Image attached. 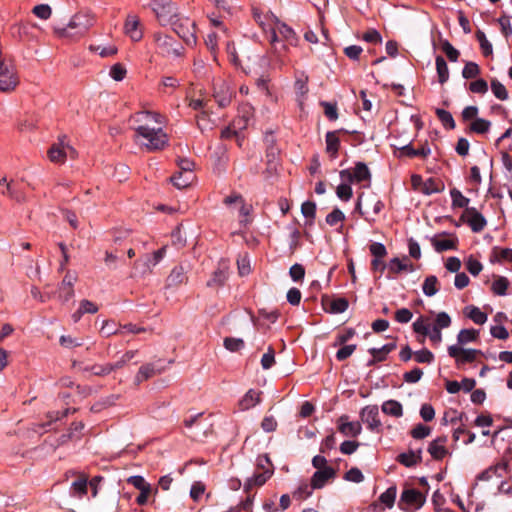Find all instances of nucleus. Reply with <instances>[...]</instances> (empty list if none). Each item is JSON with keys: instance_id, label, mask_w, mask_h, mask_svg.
Instances as JSON below:
<instances>
[{"instance_id": "30", "label": "nucleus", "mask_w": 512, "mask_h": 512, "mask_svg": "<svg viewBox=\"0 0 512 512\" xmlns=\"http://www.w3.org/2000/svg\"><path fill=\"white\" fill-rule=\"evenodd\" d=\"M401 156H407V157H422L426 158L430 153L431 150L428 146H422L418 149H414L410 144L405 145L399 149Z\"/></svg>"}, {"instance_id": "54", "label": "nucleus", "mask_w": 512, "mask_h": 512, "mask_svg": "<svg viewBox=\"0 0 512 512\" xmlns=\"http://www.w3.org/2000/svg\"><path fill=\"white\" fill-rule=\"evenodd\" d=\"M508 280L505 277H499L492 283V291L496 295H505L508 288Z\"/></svg>"}, {"instance_id": "34", "label": "nucleus", "mask_w": 512, "mask_h": 512, "mask_svg": "<svg viewBox=\"0 0 512 512\" xmlns=\"http://www.w3.org/2000/svg\"><path fill=\"white\" fill-rule=\"evenodd\" d=\"M479 337V331L476 329H462L457 335L458 346L475 342Z\"/></svg>"}, {"instance_id": "64", "label": "nucleus", "mask_w": 512, "mask_h": 512, "mask_svg": "<svg viewBox=\"0 0 512 512\" xmlns=\"http://www.w3.org/2000/svg\"><path fill=\"white\" fill-rule=\"evenodd\" d=\"M415 360L418 363H431L434 360V355L428 349H422L414 353Z\"/></svg>"}, {"instance_id": "51", "label": "nucleus", "mask_w": 512, "mask_h": 512, "mask_svg": "<svg viewBox=\"0 0 512 512\" xmlns=\"http://www.w3.org/2000/svg\"><path fill=\"white\" fill-rule=\"evenodd\" d=\"M60 345L67 349L79 347L83 344L81 338L72 337L70 335H62L59 339Z\"/></svg>"}, {"instance_id": "55", "label": "nucleus", "mask_w": 512, "mask_h": 512, "mask_svg": "<svg viewBox=\"0 0 512 512\" xmlns=\"http://www.w3.org/2000/svg\"><path fill=\"white\" fill-rule=\"evenodd\" d=\"M224 347L231 352H236L244 347V341L240 338L227 337L224 339Z\"/></svg>"}, {"instance_id": "60", "label": "nucleus", "mask_w": 512, "mask_h": 512, "mask_svg": "<svg viewBox=\"0 0 512 512\" xmlns=\"http://www.w3.org/2000/svg\"><path fill=\"white\" fill-rule=\"evenodd\" d=\"M431 433L430 427L423 425V424H417L412 430H411V436L414 439H423L427 436H429Z\"/></svg>"}, {"instance_id": "56", "label": "nucleus", "mask_w": 512, "mask_h": 512, "mask_svg": "<svg viewBox=\"0 0 512 512\" xmlns=\"http://www.w3.org/2000/svg\"><path fill=\"white\" fill-rule=\"evenodd\" d=\"M345 220V214L339 209L335 208L326 216V223L330 226H334L339 222Z\"/></svg>"}, {"instance_id": "1", "label": "nucleus", "mask_w": 512, "mask_h": 512, "mask_svg": "<svg viewBox=\"0 0 512 512\" xmlns=\"http://www.w3.org/2000/svg\"><path fill=\"white\" fill-rule=\"evenodd\" d=\"M135 139L147 151H159L168 146V136L163 128L148 129L147 127H135Z\"/></svg>"}, {"instance_id": "7", "label": "nucleus", "mask_w": 512, "mask_h": 512, "mask_svg": "<svg viewBox=\"0 0 512 512\" xmlns=\"http://www.w3.org/2000/svg\"><path fill=\"white\" fill-rule=\"evenodd\" d=\"M274 21V24L270 30L271 38L270 42L271 44H275L279 41V37L288 42L290 45L296 44V34L294 30L289 27L286 23L281 22L278 18L272 19Z\"/></svg>"}, {"instance_id": "42", "label": "nucleus", "mask_w": 512, "mask_h": 512, "mask_svg": "<svg viewBox=\"0 0 512 512\" xmlns=\"http://www.w3.org/2000/svg\"><path fill=\"white\" fill-rule=\"evenodd\" d=\"M422 289H423V293L426 296H428V297H431V296L435 295L438 292V279H437V277L434 276V275L428 276L424 280Z\"/></svg>"}, {"instance_id": "28", "label": "nucleus", "mask_w": 512, "mask_h": 512, "mask_svg": "<svg viewBox=\"0 0 512 512\" xmlns=\"http://www.w3.org/2000/svg\"><path fill=\"white\" fill-rule=\"evenodd\" d=\"M193 171L179 172L170 178L171 182L179 189L188 187L194 180Z\"/></svg>"}, {"instance_id": "29", "label": "nucleus", "mask_w": 512, "mask_h": 512, "mask_svg": "<svg viewBox=\"0 0 512 512\" xmlns=\"http://www.w3.org/2000/svg\"><path fill=\"white\" fill-rule=\"evenodd\" d=\"M84 423L79 421V422H73L68 430V433L67 434H63L60 439H59V443L60 444H65L67 441L69 440H73V439H80L81 435H82V430L84 429Z\"/></svg>"}, {"instance_id": "15", "label": "nucleus", "mask_w": 512, "mask_h": 512, "mask_svg": "<svg viewBox=\"0 0 512 512\" xmlns=\"http://www.w3.org/2000/svg\"><path fill=\"white\" fill-rule=\"evenodd\" d=\"M338 430L346 437H357L362 432V426L360 422L349 421L347 415H342L338 419Z\"/></svg>"}, {"instance_id": "16", "label": "nucleus", "mask_w": 512, "mask_h": 512, "mask_svg": "<svg viewBox=\"0 0 512 512\" xmlns=\"http://www.w3.org/2000/svg\"><path fill=\"white\" fill-rule=\"evenodd\" d=\"M425 503V496L416 489H406L402 492L399 505L406 504L408 507L419 509Z\"/></svg>"}, {"instance_id": "20", "label": "nucleus", "mask_w": 512, "mask_h": 512, "mask_svg": "<svg viewBox=\"0 0 512 512\" xmlns=\"http://www.w3.org/2000/svg\"><path fill=\"white\" fill-rule=\"evenodd\" d=\"M447 438L442 436L430 442L428 452L434 460H442L447 454Z\"/></svg>"}, {"instance_id": "50", "label": "nucleus", "mask_w": 512, "mask_h": 512, "mask_svg": "<svg viewBox=\"0 0 512 512\" xmlns=\"http://www.w3.org/2000/svg\"><path fill=\"white\" fill-rule=\"evenodd\" d=\"M127 74V70L121 63H115L111 66L109 75L115 81H122Z\"/></svg>"}, {"instance_id": "49", "label": "nucleus", "mask_w": 512, "mask_h": 512, "mask_svg": "<svg viewBox=\"0 0 512 512\" xmlns=\"http://www.w3.org/2000/svg\"><path fill=\"white\" fill-rule=\"evenodd\" d=\"M441 48L451 62H456L458 60L460 53L448 40H443L441 42Z\"/></svg>"}, {"instance_id": "26", "label": "nucleus", "mask_w": 512, "mask_h": 512, "mask_svg": "<svg viewBox=\"0 0 512 512\" xmlns=\"http://www.w3.org/2000/svg\"><path fill=\"white\" fill-rule=\"evenodd\" d=\"M88 490V477L81 474L77 480L71 484V495L74 497H83L87 494Z\"/></svg>"}, {"instance_id": "35", "label": "nucleus", "mask_w": 512, "mask_h": 512, "mask_svg": "<svg viewBox=\"0 0 512 512\" xmlns=\"http://www.w3.org/2000/svg\"><path fill=\"white\" fill-rule=\"evenodd\" d=\"M383 413L393 416L400 417L403 414L402 405L396 400H387L382 404Z\"/></svg>"}, {"instance_id": "6", "label": "nucleus", "mask_w": 512, "mask_h": 512, "mask_svg": "<svg viewBox=\"0 0 512 512\" xmlns=\"http://www.w3.org/2000/svg\"><path fill=\"white\" fill-rule=\"evenodd\" d=\"M132 121L135 127H147L148 129H157L162 127L164 123V117L152 111H140L132 116Z\"/></svg>"}, {"instance_id": "14", "label": "nucleus", "mask_w": 512, "mask_h": 512, "mask_svg": "<svg viewBox=\"0 0 512 512\" xmlns=\"http://www.w3.org/2000/svg\"><path fill=\"white\" fill-rule=\"evenodd\" d=\"M309 77L304 72H300L295 76L294 89L297 96V102L300 109H303L304 102L309 92Z\"/></svg>"}, {"instance_id": "19", "label": "nucleus", "mask_w": 512, "mask_h": 512, "mask_svg": "<svg viewBox=\"0 0 512 512\" xmlns=\"http://www.w3.org/2000/svg\"><path fill=\"white\" fill-rule=\"evenodd\" d=\"M125 33L133 40L139 41L142 36L140 20L136 15H128L124 25Z\"/></svg>"}, {"instance_id": "47", "label": "nucleus", "mask_w": 512, "mask_h": 512, "mask_svg": "<svg viewBox=\"0 0 512 512\" xmlns=\"http://www.w3.org/2000/svg\"><path fill=\"white\" fill-rule=\"evenodd\" d=\"M430 329L431 324L428 318L420 317L413 323V330L423 336H427Z\"/></svg>"}, {"instance_id": "48", "label": "nucleus", "mask_w": 512, "mask_h": 512, "mask_svg": "<svg viewBox=\"0 0 512 512\" xmlns=\"http://www.w3.org/2000/svg\"><path fill=\"white\" fill-rule=\"evenodd\" d=\"M491 90L494 96L499 100L504 101L508 99V91L506 87L498 80L494 79L491 81Z\"/></svg>"}, {"instance_id": "8", "label": "nucleus", "mask_w": 512, "mask_h": 512, "mask_svg": "<svg viewBox=\"0 0 512 512\" xmlns=\"http://www.w3.org/2000/svg\"><path fill=\"white\" fill-rule=\"evenodd\" d=\"M151 7L161 25L169 24L176 15V8L170 0H155Z\"/></svg>"}, {"instance_id": "24", "label": "nucleus", "mask_w": 512, "mask_h": 512, "mask_svg": "<svg viewBox=\"0 0 512 512\" xmlns=\"http://www.w3.org/2000/svg\"><path fill=\"white\" fill-rule=\"evenodd\" d=\"M272 471L267 468L261 473L254 474L251 478H248L244 484V490L249 492L255 486H262L271 477Z\"/></svg>"}, {"instance_id": "59", "label": "nucleus", "mask_w": 512, "mask_h": 512, "mask_svg": "<svg viewBox=\"0 0 512 512\" xmlns=\"http://www.w3.org/2000/svg\"><path fill=\"white\" fill-rule=\"evenodd\" d=\"M451 325V318L446 312H440L437 314L434 325L432 327L437 329L448 328Z\"/></svg>"}, {"instance_id": "2", "label": "nucleus", "mask_w": 512, "mask_h": 512, "mask_svg": "<svg viewBox=\"0 0 512 512\" xmlns=\"http://www.w3.org/2000/svg\"><path fill=\"white\" fill-rule=\"evenodd\" d=\"M94 23L95 18L91 13L79 12L71 18L66 27L55 28V32L61 37L83 35Z\"/></svg>"}, {"instance_id": "27", "label": "nucleus", "mask_w": 512, "mask_h": 512, "mask_svg": "<svg viewBox=\"0 0 512 512\" xmlns=\"http://www.w3.org/2000/svg\"><path fill=\"white\" fill-rule=\"evenodd\" d=\"M253 17L255 21L259 24L263 31H270L274 21L272 19H276L273 14H264L260 12L258 9L253 10Z\"/></svg>"}, {"instance_id": "61", "label": "nucleus", "mask_w": 512, "mask_h": 512, "mask_svg": "<svg viewBox=\"0 0 512 512\" xmlns=\"http://www.w3.org/2000/svg\"><path fill=\"white\" fill-rule=\"evenodd\" d=\"M275 363V352L272 347L268 348V351L263 354L261 358V366L263 369H270Z\"/></svg>"}, {"instance_id": "4", "label": "nucleus", "mask_w": 512, "mask_h": 512, "mask_svg": "<svg viewBox=\"0 0 512 512\" xmlns=\"http://www.w3.org/2000/svg\"><path fill=\"white\" fill-rule=\"evenodd\" d=\"M48 158L51 162L56 164H63L68 155L74 157L76 154L75 149L68 143L66 136L58 138V142L54 143L48 150Z\"/></svg>"}, {"instance_id": "44", "label": "nucleus", "mask_w": 512, "mask_h": 512, "mask_svg": "<svg viewBox=\"0 0 512 512\" xmlns=\"http://www.w3.org/2000/svg\"><path fill=\"white\" fill-rule=\"evenodd\" d=\"M155 374H156V370H155L154 365L145 364L139 368V370L135 376V380L137 383H141V382L153 377Z\"/></svg>"}, {"instance_id": "10", "label": "nucleus", "mask_w": 512, "mask_h": 512, "mask_svg": "<svg viewBox=\"0 0 512 512\" xmlns=\"http://www.w3.org/2000/svg\"><path fill=\"white\" fill-rule=\"evenodd\" d=\"M340 178L343 181L349 183L352 182H363L371 180V173L367 165L363 162H357L355 167L351 169H345L340 171Z\"/></svg>"}, {"instance_id": "22", "label": "nucleus", "mask_w": 512, "mask_h": 512, "mask_svg": "<svg viewBox=\"0 0 512 512\" xmlns=\"http://www.w3.org/2000/svg\"><path fill=\"white\" fill-rule=\"evenodd\" d=\"M261 392L250 389L246 394L239 400L238 406L242 411L249 410L260 403Z\"/></svg>"}, {"instance_id": "21", "label": "nucleus", "mask_w": 512, "mask_h": 512, "mask_svg": "<svg viewBox=\"0 0 512 512\" xmlns=\"http://www.w3.org/2000/svg\"><path fill=\"white\" fill-rule=\"evenodd\" d=\"M506 472V464L505 463H497L492 465L482 471L476 479L478 481H490L494 478H502L504 473Z\"/></svg>"}, {"instance_id": "36", "label": "nucleus", "mask_w": 512, "mask_h": 512, "mask_svg": "<svg viewBox=\"0 0 512 512\" xmlns=\"http://www.w3.org/2000/svg\"><path fill=\"white\" fill-rule=\"evenodd\" d=\"M407 260V258H405L404 260H401L399 259L398 257H395L393 259L390 260V263H389V269L391 272L393 273H400L402 271H409V272H412L414 271V266L412 263H406L405 261Z\"/></svg>"}, {"instance_id": "18", "label": "nucleus", "mask_w": 512, "mask_h": 512, "mask_svg": "<svg viewBox=\"0 0 512 512\" xmlns=\"http://www.w3.org/2000/svg\"><path fill=\"white\" fill-rule=\"evenodd\" d=\"M336 475L334 468L324 467V469L317 470L311 478V486L314 489H320L325 486L327 481L333 479Z\"/></svg>"}, {"instance_id": "39", "label": "nucleus", "mask_w": 512, "mask_h": 512, "mask_svg": "<svg viewBox=\"0 0 512 512\" xmlns=\"http://www.w3.org/2000/svg\"><path fill=\"white\" fill-rule=\"evenodd\" d=\"M436 70L439 82L441 84L445 83L449 79V68L442 56L436 57Z\"/></svg>"}, {"instance_id": "33", "label": "nucleus", "mask_w": 512, "mask_h": 512, "mask_svg": "<svg viewBox=\"0 0 512 512\" xmlns=\"http://www.w3.org/2000/svg\"><path fill=\"white\" fill-rule=\"evenodd\" d=\"M457 242L458 241L455 237L432 240L433 247L437 252L454 250L457 247Z\"/></svg>"}, {"instance_id": "57", "label": "nucleus", "mask_w": 512, "mask_h": 512, "mask_svg": "<svg viewBox=\"0 0 512 512\" xmlns=\"http://www.w3.org/2000/svg\"><path fill=\"white\" fill-rule=\"evenodd\" d=\"M337 196L343 201H349L352 198V188L348 183H342L336 188Z\"/></svg>"}, {"instance_id": "62", "label": "nucleus", "mask_w": 512, "mask_h": 512, "mask_svg": "<svg viewBox=\"0 0 512 512\" xmlns=\"http://www.w3.org/2000/svg\"><path fill=\"white\" fill-rule=\"evenodd\" d=\"M466 268L470 274L477 276L483 269L482 264L473 256H470L466 261Z\"/></svg>"}, {"instance_id": "12", "label": "nucleus", "mask_w": 512, "mask_h": 512, "mask_svg": "<svg viewBox=\"0 0 512 512\" xmlns=\"http://www.w3.org/2000/svg\"><path fill=\"white\" fill-rule=\"evenodd\" d=\"M77 281V272L68 270L58 287V299L62 303L68 302L74 296V284Z\"/></svg>"}, {"instance_id": "45", "label": "nucleus", "mask_w": 512, "mask_h": 512, "mask_svg": "<svg viewBox=\"0 0 512 512\" xmlns=\"http://www.w3.org/2000/svg\"><path fill=\"white\" fill-rule=\"evenodd\" d=\"M443 188H444L443 184L438 183L433 178H429L423 183V185L421 187V192L426 195H431L434 193L441 192L443 190Z\"/></svg>"}, {"instance_id": "23", "label": "nucleus", "mask_w": 512, "mask_h": 512, "mask_svg": "<svg viewBox=\"0 0 512 512\" xmlns=\"http://www.w3.org/2000/svg\"><path fill=\"white\" fill-rule=\"evenodd\" d=\"M187 279L186 271L183 266H176L168 275L166 283L168 287H178L186 283Z\"/></svg>"}, {"instance_id": "58", "label": "nucleus", "mask_w": 512, "mask_h": 512, "mask_svg": "<svg viewBox=\"0 0 512 512\" xmlns=\"http://www.w3.org/2000/svg\"><path fill=\"white\" fill-rule=\"evenodd\" d=\"M348 301L345 298H337L334 299L330 304V312L331 313H343L348 308Z\"/></svg>"}, {"instance_id": "13", "label": "nucleus", "mask_w": 512, "mask_h": 512, "mask_svg": "<svg viewBox=\"0 0 512 512\" xmlns=\"http://www.w3.org/2000/svg\"><path fill=\"white\" fill-rule=\"evenodd\" d=\"M460 219L476 233L481 232L487 225L485 217L474 207L467 208Z\"/></svg>"}, {"instance_id": "5", "label": "nucleus", "mask_w": 512, "mask_h": 512, "mask_svg": "<svg viewBox=\"0 0 512 512\" xmlns=\"http://www.w3.org/2000/svg\"><path fill=\"white\" fill-rule=\"evenodd\" d=\"M19 80L14 65L8 59L0 63V91L14 90Z\"/></svg>"}, {"instance_id": "43", "label": "nucleus", "mask_w": 512, "mask_h": 512, "mask_svg": "<svg viewBox=\"0 0 512 512\" xmlns=\"http://www.w3.org/2000/svg\"><path fill=\"white\" fill-rule=\"evenodd\" d=\"M396 494V486H391L379 496V501L387 508H392L395 503Z\"/></svg>"}, {"instance_id": "46", "label": "nucleus", "mask_w": 512, "mask_h": 512, "mask_svg": "<svg viewBox=\"0 0 512 512\" xmlns=\"http://www.w3.org/2000/svg\"><path fill=\"white\" fill-rule=\"evenodd\" d=\"M476 38L479 41L480 48L484 56H490L493 53L492 44L486 38V35L483 31L478 30L476 32Z\"/></svg>"}, {"instance_id": "41", "label": "nucleus", "mask_w": 512, "mask_h": 512, "mask_svg": "<svg viewBox=\"0 0 512 512\" xmlns=\"http://www.w3.org/2000/svg\"><path fill=\"white\" fill-rule=\"evenodd\" d=\"M451 199H452V206L453 207H459V208H465V210L468 207V204L470 202L469 198L465 197L461 191H459L456 188H453L450 191Z\"/></svg>"}, {"instance_id": "32", "label": "nucleus", "mask_w": 512, "mask_h": 512, "mask_svg": "<svg viewBox=\"0 0 512 512\" xmlns=\"http://www.w3.org/2000/svg\"><path fill=\"white\" fill-rule=\"evenodd\" d=\"M152 263H153L152 256L147 254L144 257H142L134 262V268L139 274L145 275V274L151 273L152 268L156 266V265H152Z\"/></svg>"}, {"instance_id": "17", "label": "nucleus", "mask_w": 512, "mask_h": 512, "mask_svg": "<svg viewBox=\"0 0 512 512\" xmlns=\"http://www.w3.org/2000/svg\"><path fill=\"white\" fill-rule=\"evenodd\" d=\"M360 417L362 422L366 423L367 427L372 431L378 430L381 427L378 407L375 405L364 407L360 413Z\"/></svg>"}, {"instance_id": "37", "label": "nucleus", "mask_w": 512, "mask_h": 512, "mask_svg": "<svg viewBox=\"0 0 512 512\" xmlns=\"http://www.w3.org/2000/svg\"><path fill=\"white\" fill-rule=\"evenodd\" d=\"M466 315L469 317L475 324L482 325L487 321V314L482 312L476 306H468L465 308Z\"/></svg>"}, {"instance_id": "3", "label": "nucleus", "mask_w": 512, "mask_h": 512, "mask_svg": "<svg viewBox=\"0 0 512 512\" xmlns=\"http://www.w3.org/2000/svg\"><path fill=\"white\" fill-rule=\"evenodd\" d=\"M383 208V202L375 194L366 197H364L363 194L360 195L356 204V210H358L361 215L366 214V220L368 221H374L375 216L378 215Z\"/></svg>"}, {"instance_id": "11", "label": "nucleus", "mask_w": 512, "mask_h": 512, "mask_svg": "<svg viewBox=\"0 0 512 512\" xmlns=\"http://www.w3.org/2000/svg\"><path fill=\"white\" fill-rule=\"evenodd\" d=\"M448 354L455 359L456 365L460 367L466 363L474 362L482 352L477 349H464L458 345H451L448 347Z\"/></svg>"}, {"instance_id": "9", "label": "nucleus", "mask_w": 512, "mask_h": 512, "mask_svg": "<svg viewBox=\"0 0 512 512\" xmlns=\"http://www.w3.org/2000/svg\"><path fill=\"white\" fill-rule=\"evenodd\" d=\"M233 96L234 92L226 80L221 78L214 80L213 97L218 103L219 107L224 108L228 106L231 103Z\"/></svg>"}, {"instance_id": "38", "label": "nucleus", "mask_w": 512, "mask_h": 512, "mask_svg": "<svg viewBox=\"0 0 512 512\" xmlns=\"http://www.w3.org/2000/svg\"><path fill=\"white\" fill-rule=\"evenodd\" d=\"M491 122L483 118H477L469 125L470 132L477 134H485L489 131Z\"/></svg>"}, {"instance_id": "40", "label": "nucleus", "mask_w": 512, "mask_h": 512, "mask_svg": "<svg viewBox=\"0 0 512 512\" xmlns=\"http://www.w3.org/2000/svg\"><path fill=\"white\" fill-rule=\"evenodd\" d=\"M100 334L104 337L122 334V327L121 325H117L114 321L106 320L102 324Z\"/></svg>"}, {"instance_id": "31", "label": "nucleus", "mask_w": 512, "mask_h": 512, "mask_svg": "<svg viewBox=\"0 0 512 512\" xmlns=\"http://www.w3.org/2000/svg\"><path fill=\"white\" fill-rule=\"evenodd\" d=\"M340 147V140L337 136V132L331 131L326 134V151L331 155L332 158L337 156Z\"/></svg>"}, {"instance_id": "63", "label": "nucleus", "mask_w": 512, "mask_h": 512, "mask_svg": "<svg viewBox=\"0 0 512 512\" xmlns=\"http://www.w3.org/2000/svg\"><path fill=\"white\" fill-rule=\"evenodd\" d=\"M469 90L473 93L485 94L488 91V84L484 79H477L469 84Z\"/></svg>"}, {"instance_id": "53", "label": "nucleus", "mask_w": 512, "mask_h": 512, "mask_svg": "<svg viewBox=\"0 0 512 512\" xmlns=\"http://www.w3.org/2000/svg\"><path fill=\"white\" fill-rule=\"evenodd\" d=\"M480 74V68L475 62H467L462 70V76L465 79H472Z\"/></svg>"}, {"instance_id": "25", "label": "nucleus", "mask_w": 512, "mask_h": 512, "mask_svg": "<svg viewBox=\"0 0 512 512\" xmlns=\"http://www.w3.org/2000/svg\"><path fill=\"white\" fill-rule=\"evenodd\" d=\"M397 461L405 467H413L422 461V450L409 451L397 456Z\"/></svg>"}, {"instance_id": "52", "label": "nucleus", "mask_w": 512, "mask_h": 512, "mask_svg": "<svg viewBox=\"0 0 512 512\" xmlns=\"http://www.w3.org/2000/svg\"><path fill=\"white\" fill-rule=\"evenodd\" d=\"M436 115L444 126L450 129H453L455 127V121L452 117V114L449 111L438 108L436 110Z\"/></svg>"}]
</instances>
